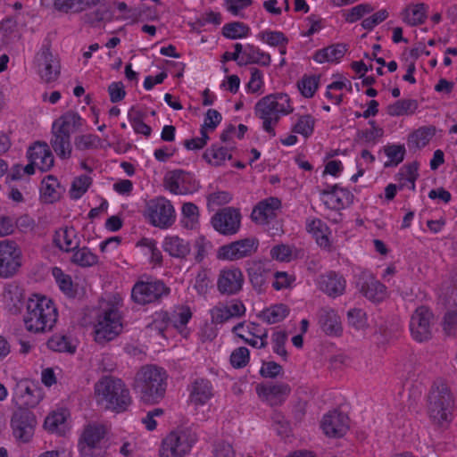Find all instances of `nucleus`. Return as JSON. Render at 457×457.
I'll list each match as a JSON object with an SVG mask.
<instances>
[{"label":"nucleus","instance_id":"39","mask_svg":"<svg viewBox=\"0 0 457 457\" xmlns=\"http://www.w3.org/2000/svg\"><path fill=\"white\" fill-rule=\"evenodd\" d=\"M418 109V102L415 99H400L389 104L386 113L392 117L411 115Z\"/></svg>","mask_w":457,"mask_h":457},{"label":"nucleus","instance_id":"53","mask_svg":"<svg viewBox=\"0 0 457 457\" xmlns=\"http://www.w3.org/2000/svg\"><path fill=\"white\" fill-rule=\"evenodd\" d=\"M384 152L389 158V162L385 163V167H389L391 165L396 166L403 161L405 147L401 145H390L385 146Z\"/></svg>","mask_w":457,"mask_h":457},{"label":"nucleus","instance_id":"55","mask_svg":"<svg viewBox=\"0 0 457 457\" xmlns=\"http://www.w3.org/2000/svg\"><path fill=\"white\" fill-rule=\"evenodd\" d=\"M91 185V178L87 175H82L76 178L71 185L70 191L72 199L80 198L88 189Z\"/></svg>","mask_w":457,"mask_h":457},{"label":"nucleus","instance_id":"12","mask_svg":"<svg viewBox=\"0 0 457 457\" xmlns=\"http://www.w3.org/2000/svg\"><path fill=\"white\" fill-rule=\"evenodd\" d=\"M37 420L28 408H19L11 419L12 435L21 443H29L33 437Z\"/></svg>","mask_w":457,"mask_h":457},{"label":"nucleus","instance_id":"60","mask_svg":"<svg viewBox=\"0 0 457 457\" xmlns=\"http://www.w3.org/2000/svg\"><path fill=\"white\" fill-rule=\"evenodd\" d=\"M140 245L148 249L150 253V262L154 265L161 266L162 263V254L161 250L157 247V243L154 239L143 238Z\"/></svg>","mask_w":457,"mask_h":457},{"label":"nucleus","instance_id":"8","mask_svg":"<svg viewBox=\"0 0 457 457\" xmlns=\"http://www.w3.org/2000/svg\"><path fill=\"white\" fill-rule=\"evenodd\" d=\"M196 440V435L188 428L171 431L162 440L160 457H184Z\"/></svg>","mask_w":457,"mask_h":457},{"label":"nucleus","instance_id":"47","mask_svg":"<svg viewBox=\"0 0 457 457\" xmlns=\"http://www.w3.org/2000/svg\"><path fill=\"white\" fill-rule=\"evenodd\" d=\"M435 132L434 127H421L410 135L409 145L418 148L424 147L435 136Z\"/></svg>","mask_w":457,"mask_h":457},{"label":"nucleus","instance_id":"17","mask_svg":"<svg viewBox=\"0 0 457 457\" xmlns=\"http://www.w3.org/2000/svg\"><path fill=\"white\" fill-rule=\"evenodd\" d=\"M359 291L374 303L382 302L386 296V287L370 272H361L357 279Z\"/></svg>","mask_w":457,"mask_h":457},{"label":"nucleus","instance_id":"4","mask_svg":"<svg viewBox=\"0 0 457 457\" xmlns=\"http://www.w3.org/2000/svg\"><path fill=\"white\" fill-rule=\"evenodd\" d=\"M120 307L121 304L116 298L101 303L97 322L95 325V340L98 344L104 345L121 332Z\"/></svg>","mask_w":457,"mask_h":457},{"label":"nucleus","instance_id":"58","mask_svg":"<svg viewBox=\"0 0 457 457\" xmlns=\"http://www.w3.org/2000/svg\"><path fill=\"white\" fill-rule=\"evenodd\" d=\"M250 359V353L246 347L236 348L230 355V363L236 369H241L247 365Z\"/></svg>","mask_w":457,"mask_h":457},{"label":"nucleus","instance_id":"56","mask_svg":"<svg viewBox=\"0 0 457 457\" xmlns=\"http://www.w3.org/2000/svg\"><path fill=\"white\" fill-rule=\"evenodd\" d=\"M101 139L96 135L85 134L75 137L74 145L76 149L85 151L98 147Z\"/></svg>","mask_w":457,"mask_h":457},{"label":"nucleus","instance_id":"21","mask_svg":"<svg viewBox=\"0 0 457 457\" xmlns=\"http://www.w3.org/2000/svg\"><path fill=\"white\" fill-rule=\"evenodd\" d=\"M320 194L327 197L324 204L331 210H341L350 205L353 199V195L349 190L338 185H328L320 191Z\"/></svg>","mask_w":457,"mask_h":457},{"label":"nucleus","instance_id":"34","mask_svg":"<svg viewBox=\"0 0 457 457\" xmlns=\"http://www.w3.org/2000/svg\"><path fill=\"white\" fill-rule=\"evenodd\" d=\"M16 394L21 403L27 408L35 407L41 399L40 390L27 380L20 381L16 386Z\"/></svg>","mask_w":457,"mask_h":457},{"label":"nucleus","instance_id":"5","mask_svg":"<svg viewBox=\"0 0 457 457\" xmlns=\"http://www.w3.org/2000/svg\"><path fill=\"white\" fill-rule=\"evenodd\" d=\"M95 394L106 408L124 411L131 403L129 389L124 382L113 377H104L95 385Z\"/></svg>","mask_w":457,"mask_h":457},{"label":"nucleus","instance_id":"7","mask_svg":"<svg viewBox=\"0 0 457 457\" xmlns=\"http://www.w3.org/2000/svg\"><path fill=\"white\" fill-rule=\"evenodd\" d=\"M428 413L430 419L437 424L450 420L453 410V399L448 386L445 383H435L428 395Z\"/></svg>","mask_w":457,"mask_h":457},{"label":"nucleus","instance_id":"64","mask_svg":"<svg viewBox=\"0 0 457 457\" xmlns=\"http://www.w3.org/2000/svg\"><path fill=\"white\" fill-rule=\"evenodd\" d=\"M171 322L172 319L170 314L167 312L162 311L155 313L151 328L162 334Z\"/></svg>","mask_w":457,"mask_h":457},{"label":"nucleus","instance_id":"38","mask_svg":"<svg viewBox=\"0 0 457 457\" xmlns=\"http://www.w3.org/2000/svg\"><path fill=\"white\" fill-rule=\"evenodd\" d=\"M428 5L424 3L411 5L403 12V21L411 26L424 23L427 19Z\"/></svg>","mask_w":457,"mask_h":457},{"label":"nucleus","instance_id":"32","mask_svg":"<svg viewBox=\"0 0 457 457\" xmlns=\"http://www.w3.org/2000/svg\"><path fill=\"white\" fill-rule=\"evenodd\" d=\"M99 0H53L54 9L66 14H77L95 7Z\"/></svg>","mask_w":457,"mask_h":457},{"label":"nucleus","instance_id":"41","mask_svg":"<svg viewBox=\"0 0 457 457\" xmlns=\"http://www.w3.org/2000/svg\"><path fill=\"white\" fill-rule=\"evenodd\" d=\"M71 252L73 254L71 258V262L77 266L87 268L98 262V256L87 246H78V248Z\"/></svg>","mask_w":457,"mask_h":457},{"label":"nucleus","instance_id":"27","mask_svg":"<svg viewBox=\"0 0 457 457\" xmlns=\"http://www.w3.org/2000/svg\"><path fill=\"white\" fill-rule=\"evenodd\" d=\"M198 184L190 173L181 170L173 171L169 180V189L176 195H183L195 191Z\"/></svg>","mask_w":457,"mask_h":457},{"label":"nucleus","instance_id":"44","mask_svg":"<svg viewBox=\"0 0 457 457\" xmlns=\"http://www.w3.org/2000/svg\"><path fill=\"white\" fill-rule=\"evenodd\" d=\"M97 8L88 14H87V21L92 25H96L101 21H111L113 18V12L109 3L99 0L96 4Z\"/></svg>","mask_w":457,"mask_h":457},{"label":"nucleus","instance_id":"31","mask_svg":"<svg viewBox=\"0 0 457 457\" xmlns=\"http://www.w3.org/2000/svg\"><path fill=\"white\" fill-rule=\"evenodd\" d=\"M50 145L57 156L69 159L71 156L72 146L71 137L52 125Z\"/></svg>","mask_w":457,"mask_h":457},{"label":"nucleus","instance_id":"62","mask_svg":"<svg viewBox=\"0 0 457 457\" xmlns=\"http://www.w3.org/2000/svg\"><path fill=\"white\" fill-rule=\"evenodd\" d=\"M373 11L371 5L368 4H358L347 11L345 14V20L348 22H355L363 17L366 13H370Z\"/></svg>","mask_w":457,"mask_h":457},{"label":"nucleus","instance_id":"10","mask_svg":"<svg viewBox=\"0 0 457 457\" xmlns=\"http://www.w3.org/2000/svg\"><path fill=\"white\" fill-rule=\"evenodd\" d=\"M106 434L107 428L103 424L89 423L85 426L79 443L81 457H104L105 451L99 444Z\"/></svg>","mask_w":457,"mask_h":457},{"label":"nucleus","instance_id":"24","mask_svg":"<svg viewBox=\"0 0 457 457\" xmlns=\"http://www.w3.org/2000/svg\"><path fill=\"white\" fill-rule=\"evenodd\" d=\"M27 155L41 171L50 170L54 162V155L46 142H36L29 148Z\"/></svg>","mask_w":457,"mask_h":457},{"label":"nucleus","instance_id":"3","mask_svg":"<svg viewBox=\"0 0 457 457\" xmlns=\"http://www.w3.org/2000/svg\"><path fill=\"white\" fill-rule=\"evenodd\" d=\"M255 115L262 120V129L275 137V126L278 123L281 116L293 112L294 108L291 104L288 95L284 93H275L268 95L260 99L255 104Z\"/></svg>","mask_w":457,"mask_h":457},{"label":"nucleus","instance_id":"35","mask_svg":"<svg viewBox=\"0 0 457 457\" xmlns=\"http://www.w3.org/2000/svg\"><path fill=\"white\" fill-rule=\"evenodd\" d=\"M271 62L270 55L268 53L262 51L259 47L252 45H247L245 47L243 55L238 61L239 66L247 64H258L263 67L270 66Z\"/></svg>","mask_w":457,"mask_h":457},{"label":"nucleus","instance_id":"22","mask_svg":"<svg viewBox=\"0 0 457 457\" xmlns=\"http://www.w3.org/2000/svg\"><path fill=\"white\" fill-rule=\"evenodd\" d=\"M318 287L327 295L336 298L345 293L346 281L343 275L328 271L319 277Z\"/></svg>","mask_w":457,"mask_h":457},{"label":"nucleus","instance_id":"30","mask_svg":"<svg viewBox=\"0 0 457 457\" xmlns=\"http://www.w3.org/2000/svg\"><path fill=\"white\" fill-rule=\"evenodd\" d=\"M319 324L321 329L329 336H339L342 333L340 317L331 308L325 307L319 311Z\"/></svg>","mask_w":457,"mask_h":457},{"label":"nucleus","instance_id":"25","mask_svg":"<svg viewBox=\"0 0 457 457\" xmlns=\"http://www.w3.org/2000/svg\"><path fill=\"white\" fill-rule=\"evenodd\" d=\"M281 206V201L277 197H269L258 203L253 208L251 218L259 224H266L276 217V211Z\"/></svg>","mask_w":457,"mask_h":457},{"label":"nucleus","instance_id":"28","mask_svg":"<svg viewBox=\"0 0 457 457\" xmlns=\"http://www.w3.org/2000/svg\"><path fill=\"white\" fill-rule=\"evenodd\" d=\"M162 249L170 256L183 260L189 255L191 245L187 239L177 235H171L164 237Z\"/></svg>","mask_w":457,"mask_h":457},{"label":"nucleus","instance_id":"20","mask_svg":"<svg viewBox=\"0 0 457 457\" xmlns=\"http://www.w3.org/2000/svg\"><path fill=\"white\" fill-rule=\"evenodd\" d=\"M321 428L324 433L332 437H341L349 429V418L337 410L324 415Z\"/></svg>","mask_w":457,"mask_h":457},{"label":"nucleus","instance_id":"42","mask_svg":"<svg viewBox=\"0 0 457 457\" xmlns=\"http://www.w3.org/2000/svg\"><path fill=\"white\" fill-rule=\"evenodd\" d=\"M346 48L344 45H333L320 49L315 53L314 60L318 62H338L345 54Z\"/></svg>","mask_w":457,"mask_h":457},{"label":"nucleus","instance_id":"36","mask_svg":"<svg viewBox=\"0 0 457 457\" xmlns=\"http://www.w3.org/2000/svg\"><path fill=\"white\" fill-rule=\"evenodd\" d=\"M83 119L75 112L69 111L53 122V126L70 137L83 126Z\"/></svg>","mask_w":457,"mask_h":457},{"label":"nucleus","instance_id":"19","mask_svg":"<svg viewBox=\"0 0 457 457\" xmlns=\"http://www.w3.org/2000/svg\"><path fill=\"white\" fill-rule=\"evenodd\" d=\"M256 392L259 397L270 406H278L287 400L290 395L291 387L286 383L261 384L256 386Z\"/></svg>","mask_w":457,"mask_h":457},{"label":"nucleus","instance_id":"63","mask_svg":"<svg viewBox=\"0 0 457 457\" xmlns=\"http://www.w3.org/2000/svg\"><path fill=\"white\" fill-rule=\"evenodd\" d=\"M287 340V335L284 331H277L272 335L273 351L284 360H286L287 356V352L285 349Z\"/></svg>","mask_w":457,"mask_h":457},{"label":"nucleus","instance_id":"18","mask_svg":"<svg viewBox=\"0 0 457 457\" xmlns=\"http://www.w3.org/2000/svg\"><path fill=\"white\" fill-rule=\"evenodd\" d=\"M457 277V275H456ZM445 301L449 308L444 318V329L447 335H453L457 328V278L450 285L444 286Z\"/></svg>","mask_w":457,"mask_h":457},{"label":"nucleus","instance_id":"11","mask_svg":"<svg viewBox=\"0 0 457 457\" xmlns=\"http://www.w3.org/2000/svg\"><path fill=\"white\" fill-rule=\"evenodd\" d=\"M22 263V253L12 240L0 241V278H9L19 271Z\"/></svg>","mask_w":457,"mask_h":457},{"label":"nucleus","instance_id":"33","mask_svg":"<svg viewBox=\"0 0 457 457\" xmlns=\"http://www.w3.org/2000/svg\"><path fill=\"white\" fill-rule=\"evenodd\" d=\"M40 65L43 68L40 71L41 78L46 82L55 80L60 73L59 62L54 57L49 48L42 49L40 53Z\"/></svg>","mask_w":457,"mask_h":457},{"label":"nucleus","instance_id":"1","mask_svg":"<svg viewBox=\"0 0 457 457\" xmlns=\"http://www.w3.org/2000/svg\"><path fill=\"white\" fill-rule=\"evenodd\" d=\"M168 375L156 365L142 366L135 374L132 388L139 400L147 404H157L165 396Z\"/></svg>","mask_w":457,"mask_h":457},{"label":"nucleus","instance_id":"9","mask_svg":"<svg viewBox=\"0 0 457 457\" xmlns=\"http://www.w3.org/2000/svg\"><path fill=\"white\" fill-rule=\"evenodd\" d=\"M150 224L160 228H168L175 222V210L165 197L159 196L149 200L144 212Z\"/></svg>","mask_w":457,"mask_h":457},{"label":"nucleus","instance_id":"15","mask_svg":"<svg viewBox=\"0 0 457 457\" xmlns=\"http://www.w3.org/2000/svg\"><path fill=\"white\" fill-rule=\"evenodd\" d=\"M433 313L425 306L418 307L410 321L411 336L418 342L427 341L432 337Z\"/></svg>","mask_w":457,"mask_h":457},{"label":"nucleus","instance_id":"46","mask_svg":"<svg viewBox=\"0 0 457 457\" xmlns=\"http://www.w3.org/2000/svg\"><path fill=\"white\" fill-rule=\"evenodd\" d=\"M288 313L287 306L280 303L263 310L260 317L268 324H275L283 320Z\"/></svg>","mask_w":457,"mask_h":457},{"label":"nucleus","instance_id":"14","mask_svg":"<svg viewBox=\"0 0 457 457\" xmlns=\"http://www.w3.org/2000/svg\"><path fill=\"white\" fill-rule=\"evenodd\" d=\"M245 283V277L242 270L237 267H228L220 270L217 278V290L226 296L238 295Z\"/></svg>","mask_w":457,"mask_h":457},{"label":"nucleus","instance_id":"40","mask_svg":"<svg viewBox=\"0 0 457 457\" xmlns=\"http://www.w3.org/2000/svg\"><path fill=\"white\" fill-rule=\"evenodd\" d=\"M60 184L56 178L52 175H48L41 182L40 193L41 198L46 203H54L60 197L58 189Z\"/></svg>","mask_w":457,"mask_h":457},{"label":"nucleus","instance_id":"6","mask_svg":"<svg viewBox=\"0 0 457 457\" xmlns=\"http://www.w3.org/2000/svg\"><path fill=\"white\" fill-rule=\"evenodd\" d=\"M170 288L161 279L146 278L137 280L131 289V299L138 305L159 303L170 295Z\"/></svg>","mask_w":457,"mask_h":457},{"label":"nucleus","instance_id":"13","mask_svg":"<svg viewBox=\"0 0 457 457\" xmlns=\"http://www.w3.org/2000/svg\"><path fill=\"white\" fill-rule=\"evenodd\" d=\"M259 241L255 237H246L219 247L217 258L220 260L237 261L252 256L258 250Z\"/></svg>","mask_w":457,"mask_h":457},{"label":"nucleus","instance_id":"61","mask_svg":"<svg viewBox=\"0 0 457 457\" xmlns=\"http://www.w3.org/2000/svg\"><path fill=\"white\" fill-rule=\"evenodd\" d=\"M211 318L212 322L214 324H223L228 321L231 317L229 315L228 311L227 310V304L225 303H218L212 310H211Z\"/></svg>","mask_w":457,"mask_h":457},{"label":"nucleus","instance_id":"57","mask_svg":"<svg viewBox=\"0 0 457 457\" xmlns=\"http://www.w3.org/2000/svg\"><path fill=\"white\" fill-rule=\"evenodd\" d=\"M258 37L272 46L287 45L288 42L287 37L281 31L265 30L259 33Z\"/></svg>","mask_w":457,"mask_h":457},{"label":"nucleus","instance_id":"26","mask_svg":"<svg viewBox=\"0 0 457 457\" xmlns=\"http://www.w3.org/2000/svg\"><path fill=\"white\" fill-rule=\"evenodd\" d=\"M189 401L199 406L205 404L213 396V387L210 380L203 378H195L188 386Z\"/></svg>","mask_w":457,"mask_h":457},{"label":"nucleus","instance_id":"51","mask_svg":"<svg viewBox=\"0 0 457 457\" xmlns=\"http://www.w3.org/2000/svg\"><path fill=\"white\" fill-rule=\"evenodd\" d=\"M66 411L60 410L53 411L45 420L44 428L52 433H58L62 431L66 420Z\"/></svg>","mask_w":457,"mask_h":457},{"label":"nucleus","instance_id":"54","mask_svg":"<svg viewBox=\"0 0 457 457\" xmlns=\"http://www.w3.org/2000/svg\"><path fill=\"white\" fill-rule=\"evenodd\" d=\"M319 86V77L303 76L298 81L297 87L304 97H312Z\"/></svg>","mask_w":457,"mask_h":457},{"label":"nucleus","instance_id":"45","mask_svg":"<svg viewBox=\"0 0 457 457\" xmlns=\"http://www.w3.org/2000/svg\"><path fill=\"white\" fill-rule=\"evenodd\" d=\"M49 349L54 352L74 353L76 345L72 344L71 338L65 335L55 334L47 341Z\"/></svg>","mask_w":457,"mask_h":457},{"label":"nucleus","instance_id":"2","mask_svg":"<svg viewBox=\"0 0 457 457\" xmlns=\"http://www.w3.org/2000/svg\"><path fill=\"white\" fill-rule=\"evenodd\" d=\"M58 320V311L52 299L35 295L29 298L23 322L28 331L45 333L51 331Z\"/></svg>","mask_w":457,"mask_h":457},{"label":"nucleus","instance_id":"49","mask_svg":"<svg viewBox=\"0 0 457 457\" xmlns=\"http://www.w3.org/2000/svg\"><path fill=\"white\" fill-rule=\"evenodd\" d=\"M204 158L211 164L214 166L221 165L224 161L231 159L232 155L228 153V149L216 145H212L211 148L207 149L204 154Z\"/></svg>","mask_w":457,"mask_h":457},{"label":"nucleus","instance_id":"16","mask_svg":"<svg viewBox=\"0 0 457 457\" xmlns=\"http://www.w3.org/2000/svg\"><path fill=\"white\" fill-rule=\"evenodd\" d=\"M241 213L234 207H225L212 218V225L215 230L225 236L237 233L241 226Z\"/></svg>","mask_w":457,"mask_h":457},{"label":"nucleus","instance_id":"59","mask_svg":"<svg viewBox=\"0 0 457 457\" xmlns=\"http://www.w3.org/2000/svg\"><path fill=\"white\" fill-rule=\"evenodd\" d=\"M347 320L349 325L356 329H362L367 326V317L363 310L353 308L348 311Z\"/></svg>","mask_w":457,"mask_h":457},{"label":"nucleus","instance_id":"48","mask_svg":"<svg viewBox=\"0 0 457 457\" xmlns=\"http://www.w3.org/2000/svg\"><path fill=\"white\" fill-rule=\"evenodd\" d=\"M307 230L317 237V242L321 246L328 245L327 232L328 227L320 219H313L307 222Z\"/></svg>","mask_w":457,"mask_h":457},{"label":"nucleus","instance_id":"29","mask_svg":"<svg viewBox=\"0 0 457 457\" xmlns=\"http://www.w3.org/2000/svg\"><path fill=\"white\" fill-rule=\"evenodd\" d=\"M53 242L60 250L70 253L79 246L80 241L73 227H64L55 231Z\"/></svg>","mask_w":457,"mask_h":457},{"label":"nucleus","instance_id":"43","mask_svg":"<svg viewBox=\"0 0 457 457\" xmlns=\"http://www.w3.org/2000/svg\"><path fill=\"white\" fill-rule=\"evenodd\" d=\"M399 187H409L415 190V181L419 176L418 163L411 162L402 167L399 173Z\"/></svg>","mask_w":457,"mask_h":457},{"label":"nucleus","instance_id":"50","mask_svg":"<svg viewBox=\"0 0 457 457\" xmlns=\"http://www.w3.org/2000/svg\"><path fill=\"white\" fill-rule=\"evenodd\" d=\"M249 32V27L240 21L227 23L222 28L223 36L230 39L245 37L248 36Z\"/></svg>","mask_w":457,"mask_h":457},{"label":"nucleus","instance_id":"23","mask_svg":"<svg viewBox=\"0 0 457 457\" xmlns=\"http://www.w3.org/2000/svg\"><path fill=\"white\" fill-rule=\"evenodd\" d=\"M247 275L253 289L262 292L271 275V269L269 262L262 261H252L247 264Z\"/></svg>","mask_w":457,"mask_h":457},{"label":"nucleus","instance_id":"37","mask_svg":"<svg viewBox=\"0 0 457 457\" xmlns=\"http://www.w3.org/2000/svg\"><path fill=\"white\" fill-rule=\"evenodd\" d=\"M3 298L11 311L18 312L24 299V291L18 284L11 282L4 286Z\"/></svg>","mask_w":457,"mask_h":457},{"label":"nucleus","instance_id":"52","mask_svg":"<svg viewBox=\"0 0 457 457\" xmlns=\"http://www.w3.org/2000/svg\"><path fill=\"white\" fill-rule=\"evenodd\" d=\"M314 123L315 120L312 115H303L299 117L292 130L293 132L300 134L304 137H308L313 132Z\"/></svg>","mask_w":457,"mask_h":457}]
</instances>
